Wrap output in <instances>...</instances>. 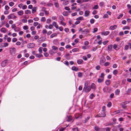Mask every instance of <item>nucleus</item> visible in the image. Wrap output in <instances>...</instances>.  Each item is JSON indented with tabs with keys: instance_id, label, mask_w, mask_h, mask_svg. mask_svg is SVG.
Masks as SVG:
<instances>
[{
	"instance_id": "4d7b16f0",
	"label": "nucleus",
	"mask_w": 131,
	"mask_h": 131,
	"mask_svg": "<svg viewBox=\"0 0 131 131\" xmlns=\"http://www.w3.org/2000/svg\"><path fill=\"white\" fill-rule=\"evenodd\" d=\"M39 23L38 22H34V23L33 25L35 26H36L37 25H38Z\"/></svg>"
},
{
	"instance_id": "72a5a7b5",
	"label": "nucleus",
	"mask_w": 131,
	"mask_h": 131,
	"mask_svg": "<svg viewBox=\"0 0 131 131\" xmlns=\"http://www.w3.org/2000/svg\"><path fill=\"white\" fill-rule=\"evenodd\" d=\"M78 77H81L82 76V73L79 72L78 73Z\"/></svg>"
},
{
	"instance_id": "473e14b6",
	"label": "nucleus",
	"mask_w": 131,
	"mask_h": 131,
	"mask_svg": "<svg viewBox=\"0 0 131 131\" xmlns=\"http://www.w3.org/2000/svg\"><path fill=\"white\" fill-rule=\"evenodd\" d=\"M72 119V117L71 116H70L68 117V119L67 121L68 122H70L71 121Z\"/></svg>"
},
{
	"instance_id": "aec40b11",
	"label": "nucleus",
	"mask_w": 131,
	"mask_h": 131,
	"mask_svg": "<svg viewBox=\"0 0 131 131\" xmlns=\"http://www.w3.org/2000/svg\"><path fill=\"white\" fill-rule=\"evenodd\" d=\"M63 15L65 16H68V14L67 12L66 11H64L63 13Z\"/></svg>"
},
{
	"instance_id": "9b49d317",
	"label": "nucleus",
	"mask_w": 131,
	"mask_h": 131,
	"mask_svg": "<svg viewBox=\"0 0 131 131\" xmlns=\"http://www.w3.org/2000/svg\"><path fill=\"white\" fill-rule=\"evenodd\" d=\"M90 11L88 10H86L85 12V16L86 17H87L89 15L90 13Z\"/></svg>"
},
{
	"instance_id": "49530a36",
	"label": "nucleus",
	"mask_w": 131,
	"mask_h": 131,
	"mask_svg": "<svg viewBox=\"0 0 131 131\" xmlns=\"http://www.w3.org/2000/svg\"><path fill=\"white\" fill-rule=\"evenodd\" d=\"M100 77L102 78V79H104V73H101L100 76Z\"/></svg>"
},
{
	"instance_id": "58836bf2",
	"label": "nucleus",
	"mask_w": 131,
	"mask_h": 131,
	"mask_svg": "<svg viewBox=\"0 0 131 131\" xmlns=\"http://www.w3.org/2000/svg\"><path fill=\"white\" fill-rule=\"evenodd\" d=\"M123 16V14H121L120 15L118 16L117 17V18L118 19H119L122 18Z\"/></svg>"
},
{
	"instance_id": "4c0bfd02",
	"label": "nucleus",
	"mask_w": 131,
	"mask_h": 131,
	"mask_svg": "<svg viewBox=\"0 0 131 131\" xmlns=\"http://www.w3.org/2000/svg\"><path fill=\"white\" fill-rule=\"evenodd\" d=\"M23 29L25 30L28 29V26L27 25L24 26L23 27Z\"/></svg>"
},
{
	"instance_id": "7ed1b4c3",
	"label": "nucleus",
	"mask_w": 131,
	"mask_h": 131,
	"mask_svg": "<svg viewBox=\"0 0 131 131\" xmlns=\"http://www.w3.org/2000/svg\"><path fill=\"white\" fill-rule=\"evenodd\" d=\"M106 114L104 112L102 111L100 112L99 114L97 115V116H99L100 117H103L105 116Z\"/></svg>"
},
{
	"instance_id": "6ab92c4d",
	"label": "nucleus",
	"mask_w": 131,
	"mask_h": 131,
	"mask_svg": "<svg viewBox=\"0 0 131 131\" xmlns=\"http://www.w3.org/2000/svg\"><path fill=\"white\" fill-rule=\"evenodd\" d=\"M52 25L54 26L56 28H58V26L56 22H53L52 23Z\"/></svg>"
},
{
	"instance_id": "f704fd0d",
	"label": "nucleus",
	"mask_w": 131,
	"mask_h": 131,
	"mask_svg": "<svg viewBox=\"0 0 131 131\" xmlns=\"http://www.w3.org/2000/svg\"><path fill=\"white\" fill-rule=\"evenodd\" d=\"M112 104L110 102H108V104L107 105V107H110L111 106Z\"/></svg>"
},
{
	"instance_id": "69168bd1",
	"label": "nucleus",
	"mask_w": 131,
	"mask_h": 131,
	"mask_svg": "<svg viewBox=\"0 0 131 131\" xmlns=\"http://www.w3.org/2000/svg\"><path fill=\"white\" fill-rule=\"evenodd\" d=\"M9 8L7 5H6L5 7V9L6 10H8L9 9Z\"/></svg>"
},
{
	"instance_id": "2f4dec72",
	"label": "nucleus",
	"mask_w": 131,
	"mask_h": 131,
	"mask_svg": "<svg viewBox=\"0 0 131 131\" xmlns=\"http://www.w3.org/2000/svg\"><path fill=\"white\" fill-rule=\"evenodd\" d=\"M123 30H125V29H126L129 30L130 29V28L128 26H125L123 28Z\"/></svg>"
},
{
	"instance_id": "f3484780",
	"label": "nucleus",
	"mask_w": 131,
	"mask_h": 131,
	"mask_svg": "<svg viewBox=\"0 0 131 131\" xmlns=\"http://www.w3.org/2000/svg\"><path fill=\"white\" fill-rule=\"evenodd\" d=\"M14 30L15 32H17L20 30V29L19 27H16L14 29Z\"/></svg>"
},
{
	"instance_id": "7c9ffc66",
	"label": "nucleus",
	"mask_w": 131,
	"mask_h": 131,
	"mask_svg": "<svg viewBox=\"0 0 131 131\" xmlns=\"http://www.w3.org/2000/svg\"><path fill=\"white\" fill-rule=\"evenodd\" d=\"M118 73V71L116 70H114L113 72V74L114 75H116Z\"/></svg>"
},
{
	"instance_id": "5701e85b",
	"label": "nucleus",
	"mask_w": 131,
	"mask_h": 131,
	"mask_svg": "<svg viewBox=\"0 0 131 131\" xmlns=\"http://www.w3.org/2000/svg\"><path fill=\"white\" fill-rule=\"evenodd\" d=\"M103 79H100V78L98 79L97 80V82L99 83H101L103 82Z\"/></svg>"
},
{
	"instance_id": "f8f14e48",
	"label": "nucleus",
	"mask_w": 131,
	"mask_h": 131,
	"mask_svg": "<svg viewBox=\"0 0 131 131\" xmlns=\"http://www.w3.org/2000/svg\"><path fill=\"white\" fill-rule=\"evenodd\" d=\"M110 33V32L109 31H104L102 33V35H104L106 36L108 35Z\"/></svg>"
},
{
	"instance_id": "680f3d73",
	"label": "nucleus",
	"mask_w": 131,
	"mask_h": 131,
	"mask_svg": "<svg viewBox=\"0 0 131 131\" xmlns=\"http://www.w3.org/2000/svg\"><path fill=\"white\" fill-rule=\"evenodd\" d=\"M27 8V6L26 5H24L23 6H22V9H26Z\"/></svg>"
},
{
	"instance_id": "a19ab883",
	"label": "nucleus",
	"mask_w": 131,
	"mask_h": 131,
	"mask_svg": "<svg viewBox=\"0 0 131 131\" xmlns=\"http://www.w3.org/2000/svg\"><path fill=\"white\" fill-rule=\"evenodd\" d=\"M14 3L13 2H10L9 3V5L10 6H12L14 5Z\"/></svg>"
},
{
	"instance_id": "6e6d98bb",
	"label": "nucleus",
	"mask_w": 131,
	"mask_h": 131,
	"mask_svg": "<svg viewBox=\"0 0 131 131\" xmlns=\"http://www.w3.org/2000/svg\"><path fill=\"white\" fill-rule=\"evenodd\" d=\"M64 48L63 47H61L59 48L60 50L62 51L64 50Z\"/></svg>"
},
{
	"instance_id": "09e8293b",
	"label": "nucleus",
	"mask_w": 131,
	"mask_h": 131,
	"mask_svg": "<svg viewBox=\"0 0 131 131\" xmlns=\"http://www.w3.org/2000/svg\"><path fill=\"white\" fill-rule=\"evenodd\" d=\"M97 30V28H95L94 29V30L93 31V33L96 32Z\"/></svg>"
},
{
	"instance_id": "6e6552de",
	"label": "nucleus",
	"mask_w": 131,
	"mask_h": 131,
	"mask_svg": "<svg viewBox=\"0 0 131 131\" xmlns=\"http://www.w3.org/2000/svg\"><path fill=\"white\" fill-rule=\"evenodd\" d=\"M91 90L90 87L88 86L86 87L84 91L86 92H89Z\"/></svg>"
},
{
	"instance_id": "423d86ee",
	"label": "nucleus",
	"mask_w": 131,
	"mask_h": 131,
	"mask_svg": "<svg viewBox=\"0 0 131 131\" xmlns=\"http://www.w3.org/2000/svg\"><path fill=\"white\" fill-rule=\"evenodd\" d=\"M52 50L54 53H55L57 52L58 48L57 47L54 46H52Z\"/></svg>"
},
{
	"instance_id": "b1692460",
	"label": "nucleus",
	"mask_w": 131,
	"mask_h": 131,
	"mask_svg": "<svg viewBox=\"0 0 131 131\" xmlns=\"http://www.w3.org/2000/svg\"><path fill=\"white\" fill-rule=\"evenodd\" d=\"M42 47H40L39 48L38 50L40 53H42Z\"/></svg>"
},
{
	"instance_id": "e433bc0d",
	"label": "nucleus",
	"mask_w": 131,
	"mask_h": 131,
	"mask_svg": "<svg viewBox=\"0 0 131 131\" xmlns=\"http://www.w3.org/2000/svg\"><path fill=\"white\" fill-rule=\"evenodd\" d=\"M73 131H79L78 127L74 128L72 129Z\"/></svg>"
},
{
	"instance_id": "c9c22d12",
	"label": "nucleus",
	"mask_w": 131,
	"mask_h": 131,
	"mask_svg": "<svg viewBox=\"0 0 131 131\" xmlns=\"http://www.w3.org/2000/svg\"><path fill=\"white\" fill-rule=\"evenodd\" d=\"M8 45V44L7 43H4V45H3L2 47H6Z\"/></svg>"
},
{
	"instance_id": "20e7f679",
	"label": "nucleus",
	"mask_w": 131,
	"mask_h": 131,
	"mask_svg": "<svg viewBox=\"0 0 131 131\" xmlns=\"http://www.w3.org/2000/svg\"><path fill=\"white\" fill-rule=\"evenodd\" d=\"M8 18L10 19L12 18H16V16L13 14H11L8 16Z\"/></svg>"
},
{
	"instance_id": "79ce46f5",
	"label": "nucleus",
	"mask_w": 131,
	"mask_h": 131,
	"mask_svg": "<svg viewBox=\"0 0 131 131\" xmlns=\"http://www.w3.org/2000/svg\"><path fill=\"white\" fill-rule=\"evenodd\" d=\"M54 5L55 7H59V4L57 3H54Z\"/></svg>"
},
{
	"instance_id": "774afa93",
	"label": "nucleus",
	"mask_w": 131,
	"mask_h": 131,
	"mask_svg": "<svg viewBox=\"0 0 131 131\" xmlns=\"http://www.w3.org/2000/svg\"><path fill=\"white\" fill-rule=\"evenodd\" d=\"M111 128L109 127H107L106 128V131H110Z\"/></svg>"
},
{
	"instance_id": "a878e982",
	"label": "nucleus",
	"mask_w": 131,
	"mask_h": 131,
	"mask_svg": "<svg viewBox=\"0 0 131 131\" xmlns=\"http://www.w3.org/2000/svg\"><path fill=\"white\" fill-rule=\"evenodd\" d=\"M120 92V90L118 89L116 90L115 91V94L116 95H118Z\"/></svg>"
},
{
	"instance_id": "f257e3e1",
	"label": "nucleus",
	"mask_w": 131,
	"mask_h": 131,
	"mask_svg": "<svg viewBox=\"0 0 131 131\" xmlns=\"http://www.w3.org/2000/svg\"><path fill=\"white\" fill-rule=\"evenodd\" d=\"M10 51L11 54L13 55L15 54L16 52V49L15 48H10Z\"/></svg>"
},
{
	"instance_id": "a18cd8bd",
	"label": "nucleus",
	"mask_w": 131,
	"mask_h": 131,
	"mask_svg": "<svg viewBox=\"0 0 131 131\" xmlns=\"http://www.w3.org/2000/svg\"><path fill=\"white\" fill-rule=\"evenodd\" d=\"M47 33V31L46 29H44L42 31V33L44 34H46Z\"/></svg>"
},
{
	"instance_id": "e2e57ef3",
	"label": "nucleus",
	"mask_w": 131,
	"mask_h": 131,
	"mask_svg": "<svg viewBox=\"0 0 131 131\" xmlns=\"http://www.w3.org/2000/svg\"><path fill=\"white\" fill-rule=\"evenodd\" d=\"M44 56L45 57H47L49 56V54L46 52H45L44 54Z\"/></svg>"
},
{
	"instance_id": "13d9d810",
	"label": "nucleus",
	"mask_w": 131,
	"mask_h": 131,
	"mask_svg": "<svg viewBox=\"0 0 131 131\" xmlns=\"http://www.w3.org/2000/svg\"><path fill=\"white\" fill-rule=\"evenodd\" d=\"M110 63L108 62H105L104 64V65L105 66H107L109 65Z\"/></svg>"
},
{
	"instance_id": "ea45409f",
	"label": "nucleus",
	"mask_w": 131,
	"mask_h": 131,
	"mask_svg": "<svg viewBox=\"0 0 131 131\" xmlns=\"http://www.w3.org/2000/svg\"><path fill=\"white\" fill-rule=\"evenodd\" d=\"M95 129L96 131H99L100 129V128L97 126H96L95 127Z\"/></svg>"
},
{
	"instance_id": "de8ad7c7",
	"label": "nucleus",
	"mask_w": 131,
	"mask_h": 131,
	"mask_svg": "<svg viewBox=\"0 0 131 131\" xmlns=\"http://www.w3.org/2000/svg\"><path fill=\"white\" fill-rule=\"evenodd\" d=\"M17 41V39L16 38H14L12 40V41L13 42H15Z\"/></svg>"
},
{
	"instance_id": "c85d7f7f",
	"label": "nucleus",
	"mask_w": 131,
	"mask_h": 131,
	"mask_svg": "<svg viewBox=\"0 0 131 131\" xmlns=\"http://www.w3.org/2000/svg\"><path fill=\"white\" fill-rule=\"evenodd\" d=\"M1 31L3 33H5L6 32V30L4 28H2L1 29Z\"/></svg>"
},
{
	"instance_id": "a211bd4d",
	"label": "nucleus",
	"mask_w": 131,
	"mask_h": 131,
	"mask_svg": "<svg viewBox=\"0 0 131 131\" xmlns=\"http://www.w3.org/2000/svg\"><path fill=\"white\" fill-rule=\"evenodd\" d=\"M83 60L82 59H79L77 61V63L78 64H80L83 62Z\"/></svg>"
},
{
	"instance_id": "052dcab7",
	"label": "nucleus",
	"mask_w": 131,
	"mask_h": 131,
	"mask_svg": "<svg viewBox=\"0 0 131 131\" xmlns=\"http://www.w3.org/2000/svg\"><path fill=\"white\" fill-rule=\"evenodd\" d=\"M78 50V49L77 48H74L72 50V51L73 52H76Z\"/></svg>"
},
{
	"instance_id": "412c9836",
	"label": "nucleus",
	"mask_w": 131,
	"mask_h": 131,
	"mask_svg": "<svg viewBox=\"0 0 131 131\" xmlns=\"http://www.w3.org/2000/svg\"><path fill=\"white\" fill-rule=\"evenodd\" d=\"M25 13L26 14H30L31 13V12L30 10H27L25 11Z\"/></svg>"
},
{
	"instance_id": "5fc2aeb1",
	"label": "nucleus",
	"mask_w": 131,
	"mask_h": 131,
	"mask_svg": "<svg viewBox=\"0 0 131 131\" xmlns=\"http://www.w3.org/2000/svg\"><path fill=\"white\" fill-rule=\"evenodd\" d=\"M108 15L107 14H105L104 15V16H103V18H107L108 17Z\"/></svg>"
},
{
	"instance_id": "3c124183",
	"label": "nucleus",
	"mask_w": 131,
	"mask_h": 131,
	"mask_svg": "<svg viewBox=\"0 0 131 131\" xmlns=\"http://www.w3.org/2000/svg\"><path fill=\"white\" fill-rule=\"evenodd\" d=\"M49 53L50 54L55 53L52 50H50L49 51Z\"/></svg>"
},
{
	"instance_id": "bf43d9fd",
	"label": "nucleus",
	"mask_w": 131,
	"mask_h": 131,
	"mask_svg": "<svg viewBox=\"0 0 131 131\" xmlns=\"http://www.w3.org/2000/svg\"><path fill=\"white\" fill-rule=\"evenodd\" d=\"M22 21L24 23H26L27 22V19H22Z\"/></svg>"
},
{
	"instance_id": "f03ea898",
	"label": "nucleus",
	"mask_w": 131,
	"mask_h": 131,
	"mask_svg": "<svg viewBox=\"0 0 131 131\" xmlns=\"http://www.w3.org/2000/svg\"><path fill=\"white\" fill-rule=\"evenodd\" d=\"M8 62L7 60L3 61L1 63V66L3 67H5L8 64Z\"/></svg>"
},
{
	"instance_id": "603ef678",
	"label": "nucleus",
	"mask_w": 131,
	"mask_h": 131,
	"mask_svg": "<svg viewBox=\"0 0 131 131\" xmlns=\"http://www.w3.org/2000/svg\"><path fill=\"white\" fill-rule=\"evenodd\" d=\"M108 42V40L105 41H104L103 42V43L104 45H105Z\"/></svg>"
},
{
	"instance_id": "37998d69",
	"label": "nucleus",
	"mask_w": 131,
	"mask_h": 131,
	"mask_svg": "<svg viewBox=\"0 0 131 131\" xmlns=\"http://www.w3.org/2000/svg\"><path fill=\"white\" fill-rule=\"evenodd\" d=\"M98 8H99L98 6L97 5H96L93 7V9H97Z\"/></svg>"
},
{
	"instance_id": "4be33fe9",
	"label": "nucleus",
	"mask_w": 131,
	"mask_h": 131,
	"mask_svg": "<svg viewBox=\"0 0 131 131\" xmlns=\"http://www.w3.org/2000/svg\"><path fill=\"white\" fill-rule=\"evenodd\" d=\"M76 19L77 20H83L84 19L83 17H82L80 16L79 17L77 18Z\"/></svg>"
},
{
	"instance_id": "0eeeda50",
	"label": "nucleus",
	"mask_w": 131,
	"mask_h": 131,
	"mask_svg": "<svg viewBox=\"0 0 131 131\" xmlns=\"http://www.w3.org/2000/svg\"><path fill=\"white\" fill-rule=\"evenodd\" d=\"M106 61L105 58L103 56L101 58L100 62L103 63L104 62Z\"/></svg>"
},
{
	"instance_id": "1a4fd4ad",
	"label": "nucleus",
	"mask_w": 131,
	"mask_h": 131,
	"mask_svg": "<svg viewBox=\"0 0 131 131\" xmlns=\"http://www.w3.org/2000/svg\"><path fill=\"white\" fill-rule=\"evenodd\" d=\"M60 17H61L62 18V20L60 21V23L61 24H62L63 26H64L66 25V23H64L63 21V20H64V18H63V17L62 16H60Z\"/></svg>"
},
{
	"instance_id": "dca6fc26",
	"label": "nucleus",
	"mask_w": 131,
	"mask_h": 131,
	"mask_svg": "<svg viewBox=\"0 0 131 131\" xmlns=\"http://www.w3.org/2000/svg\"><path fill=\"white\" fill-rule=\"evenodd\" d=\"M72 69L73 70L76 71H78L79 70L78 68L74 66L72 67Z\"/></svg>"
},
{
	"instance_id": "c03bdc74",
	"label": "nucleus",
	"mask_w": 131,
	"mask_h": 131,
	"mask_svg": "<svg viewBox=\"0 0 131 131\" xmlns=\"http://www.w3.org/2000/svg\"><path fill=\"white\" fill-rule=\"evenodd\" d=\"M46 19L45 17H42V18L41 21H42L44 22L46 21Z\"/></svg>"
},
{
	"instance_id": "9d476101",
	"label": "nucleus",
	"mask_w": 131,
	"mask_h": 131,
	"mask_svg": "<svg viewBox=\"0 0 131 131\" xmlns=\"http://www.w3.org/2000/svg\"><path fill=\"white\" fill-rule=\"evenodd\" d=\"M117 26L116 25H114L113 26H111L110 27V29L111 30H113L116 28Z\"/></svg>"
},
{
	"instance_id": "0e129e2a",
	"label": "nucleus",
	"mask_w": 131,
	"mask_h": 131,
	"mask_svg": "<svg viewBox=\"0 0 131 131\" xmlns=\"http://www.w3.org/2000/svg\"><path fill=\"white\" fill-rule=\"evenodd\" d=\"M104 5V3L103 2H101L99 4V5L101 6H102L103 5Z\"/></svg>"
},
{
	"instance_id": "8fccbe9b",
	"label": "nucleus",
	"mask_w": 131,
	"mask_h": 131,
	"mask_svg": "<svg viewBox=\"0 0 131 131\" xmlns=\"http://www.w3.org/2000/svg\"><path fill=\"white\" fill-rule=\"evenodd\" d=\"M11 27H12V28L13 29H14L15 28H16V26L15 24H13L11 26Z\"/></svg>"
},
{
	"instance_id": "c756f323",
	"label": "nucleus",
	"mask_w": 131,
	"mask_h": 131,
	"mask_svg": "<svg viewBox=\"0 0 131 131\" xmlns=\"http://www.w3.org/2000/svg\"><path fill=\"white\" fill-rule=\"evenodd\" d=\"M57 34L56 33H55L51 34L50 36V37L51 38H52L54 37L57 36Z\"/></svg>"
},
{
	"instance_id": "39448f33",
	"label": "nucleus",
	"mask_w": 131,
	"mask_h": 131,
	"mask_svg": "<svg viewBox=\"0 0 131 131\" xmlns=\"http://www.w3.org/2000/svg\"><path fill=\"white\" fill-rule=\"evenodd\" d=\"M35 46V45L33 43H29L27 44V47L29 48H31L34 47Z\"/></svg>"
},
{
	"instance_id": "338daca9",
	"label": "nucleus",
	"mask_w": 131,
	"mask_h": 131,
	"mask_svg": "<svg viewBox=\"0 0 131 131\" xmlns=\"http://www.w3.org/2000/svg\"><path fill=\"white\" fill-rule=\"evenodd\" d=\"M69 29L68 28H66L64 29V30L66 32H68L69 31Z\"/></svg>"
},
{
	"instance_id": "cd10ccee",
	"label": "nucleus",
	"mask_w": 131,
	"mask_h": 131,
	"mask_svg": "<svg viewBox=\"0 0 131 131\" xmlns=\"http://www.w3.org/2000/svg\"><path fill=\"white\" fill-rule=\"evenodd\" d=\"M110 81L109 80H107L105 82L106 84L107 85H108L110 84Z\"/></svg>"
},
{
	"instance_id": "4468645a",
	"label": "nucleus",
	"mask_w": 131,
	"mask_h": 131,
	"mask_svg": "<svg viewBox=\"0 0 131 131\" xmlns=\"http://www.w3.org/2000/svg\"><path fill=\"white\" fill-rule=\"evenodd\" d=\"M37 9V7H34L32 9V13L33 14H34L36 12Z\"/></svg>"
},
{
	"instance_id": "864d4df0",
	"label": "nucleus",
	"mask_w": 131,
	"mask_h": 131,
	"mask_svg": "<svg viewBox=\"0 0 131 131\" xmlns=\"http://www.w3.org/2000/svg\"><path fill=\"white\" fill-rule=\"evenodd\" d=\"M128 103V102H123L122 103V105H125L126 104H127Z\"/></svg>"
},
{
	"instance_id": "bb28decb",
	"label": "nucleus",
	"mask_w": 131,
	"mask_h": 131,
	"mask_svg": "<svg viewBox=\"0 0 131 131\" xmlns=\"http://www.w3.org/2000/svg\"><path fill=\"white\" fill-rule=\"evenodd\" d=\"M112 48V45H110L108 46V49L109 51L111 50Z\"/></svg>"
},
{
	"instance_id": "2eb2a0df",
	"label": "nucleus",
	"mask_w": 131,
	"mask_h": 131,
	"mask_svg": "<svg viewBox=\"0 0 131 131\" xmlns=\"http://www.w3.org/2000/svg\"><path fill=\"white\" fill-rule=\"evenodd\" d=\"M36 56L37 57L39 58L43 57V55L41 53L40 54H36Z\"/></svg>"
},
{
	"instance_id": "393cba45",
	"label": "nucleus",
	"mask_w": 131,
	"mask_h": 131,
	"mask_svg": "<svg viewBox=\"0 0 131 131\" xmlns=\"http://www.w3.org/2000/svg\"><path fill=\"white\" fill-rule=\"evenodd\" d=\"M18 14L20 15H21L23 14V10H20L18 12Z\"/></svg>"
},
{
	"instance_id": "ddd939ff",
	"label": "nucleus",
	"mask_w": 131,
	"mask_h": 131,
	"mask_svg": "<svg viewBox=\"0 0 131 131\" xmlns=\"http://www.w3.org/2000/svg\"><path fill=\"white\" fill-rule=\"evenodd\" d=\"M91 88L92 89L94 90H95V89L96 87L94 83H93L91 84Z\"/></svg>"
}]
</instances>
